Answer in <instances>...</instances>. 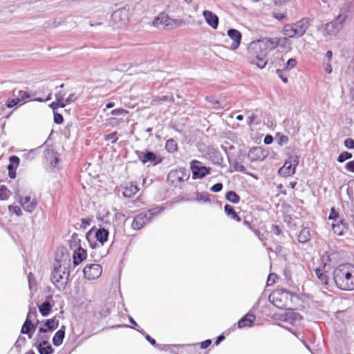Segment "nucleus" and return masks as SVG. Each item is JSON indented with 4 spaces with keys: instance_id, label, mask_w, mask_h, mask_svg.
Masks as SVG:
<instances>
[{
    "instance_id": "1",
    "label": "nucleus",
    "mask_w": 354,
    "mask_h": 354,
    "mask_svg": "<svg viewBox=\"0 0 354 354\" xmlns=\"http://www.w3.org/2000/svg\"><path fill=\"white\" fill-rule=\"evenodd\" d=\"M333 281L341 290H354V266L344 263L337 266L333 270Z\"/></svg>"
},
{
    "instance_id": "2",
    "label": "nucleus",
    "mask_w": 354,
    "mask_h": 354,
    "mask_svg": "<svg viewBox=\"0 0 354 354\" xmlns=\"http://www.w3.org/2000/svg\"><path fill=\"white\" fill-rule=\"evenodd\" d=\"M69 266L70 260L63 264L57 261L51 273V281L59 290H64L68 283L70 274Z\"/></svg>"
},
{
    "instance_id": "3",
    "label": "nucleus",
    "mask_w": 354,
    "mask_h": 354,
    "mask_svg": "<svg viewBox=\"0 0 354 354\" xmlns=\"http://www.w3.org/2000/svg\"><path fill=\"white\" fill-rule=\"evenodd\" d=\"M294 295L286 289H277L269 296L270 301L280 309L293 310L292 297Z\"/></svg>"
},
{
    "instance_id": "4",
    "label": "nucleus",
    "mask_w": 354,
    "mask_h": 354,
    "mask_svg": "<svg viewBox=\"0 0 354 354\" xmlns=\"http://www.w3.org/2000/svg\"><path fill=\"white\" fill-rule=\"evenodd\" d=\"M278 46V39H266L262 41H257L252 42L250 46V50H254L255 55L254 58H268V54L270 50L276 48Z\"/></svg>"
},
{
    "instance_id": "5",
    "label": "nucleus",
    "mask_w": 354,
    "mask_h": 354,
    "mask_svg": "<svg viewBox=\"0 0 354 354\" xmlns=\"http://www.w3.org/2000/svg\"><path fill=\"white\" fill-rule=\"evenodd\" d=\"M310 26V19L304 17L293 24H286L283 27V34L289 38L302 37Z\"/></svg>"
},
{
    "instance_id": "6",
    "label": "nucleus",
    "mask_w": 354,
    "mask_h": 354,
    "mask_svg": "<svg viewBox=\"0 0 354 354\" xmlns=\"http://www.w3.org/2000/svg\"><path fill=\"white\" fill-rule=\"evenodd\" d=\"M347 17L348 14L341 10L339 14L334 20L326 23L323 26L322 29L319 28L322 32L323 36L328 38L335 36L344 27V22L346 21Z\"/></svg>"
},
{
    "instance_id": "7",
    "label": "nucleus",
    "mask_w": 354,
    "mask_h": 354,
    "mask_svg": "<svg viewBox=\"0 0 354 354\" xmlns=\"http://www.w3.org/2000/svg\"><path fill=\"white\" fill-rule=\"evenodd\" d=\"M17 200L19 201L22 208L28 213H32L37 207L38 202L35 194L32 192H28L24 194H21L17 190L15 193Z\"/></svg>"
},
{
    "instance_id": "8",
    "label": "nucleus",
    "mask_w": 354,
    "mask_h": 354,
    "mask_svg": "<svg viewBox=\"0 0 354 354\" xmlns=\"http://www.w3.org/2000/svg\"><path fill=\"white\" fill-rule=\"evenodd\" d=\"M189 178V174L187 173L186 169L179 168L178 169L171 171L167 176V180L174 186H177L178 183H182L187 180Z\"/></svg>"
},
{
    "instance_id": "9",
    "label": "nucleus",
    "mask_w": 354,
    "mask_h": 354,
    "mask_svg": "<svg viewBox=\"0 0 354 354\" xmlns=\"http://www.w3.org/2000/svg\"><path fill=\"white\" fill-rule=\"evenodd\" d=\"M192 171L193 179H201L210 173L211 168L202 165V163L196 160L191 162L190 165Z\"/></svg>"
},
{
    "instance_id": "10",
    "label": "nucleus",
    "mask_w": 354,
    "mask_h": 354,
    "mask_svg": "<svg viewBox=\"0 0 354 354\" xmlns=\"http://www.w3.org/2000/svg\"><path fill=\"white\" fill-rule=\"evenodd\" d=\"M84 275L88 280L99 278L102 272V268L99 264L86 265L83 270Z\"/></svg>"
},
{
    "instance_id": "11",
    "label": "nucleus",
    "mask_w": 354,
    "mask_h": 354,
    "mask_svg": "<svg viewBox=\"0 0 354 354\" xmlns=\"http://www.w3.org/2000/svg\"><path fill=\"white\" fill-rule=\"evenodd\" d=\"M136 153L139 160L143 164L150 162L153 165H157L158 164L162 162V159L160 158H158L157 155L152 151H147L146 152H144L140 151H136Z\"/></svg>"
},
{
    "instance_id": "12",
    "label": "nucleus",
    "mask_w": 354,
    "mask_h": 354,
    "mask_svg": "<svg viewBox=\"0 0 354 354\" xmlns=\"http://www.w3.org/2000/svg\"><path fill=\"white\" fill-rule=\"evenodd\" d=\"M268 156V152L261 147L250 149L248 157L251 162L262 161Z\"/></svg>"
},
{
    "instance_id": "13",
    "label": "nucleus",
    "mask_w": 354,
    "mask_h": 354,
    "mask_svg": "<svg viewBox=\"0 0 354 354\" xmlns=\"http://www.w3.org/2000/svg\"><path fill=\"white\" fill-rule=\"evenodd\" d=\"M175 23V20L169 18V16L165 13L160 14L153 21V26L159 28L165 26H172Z\"/></svg>"
},
{
    "instance_id": "14",
    "label": "nucleus",
    "mask_w": 354,
    "mask_h": 354,
    "mask_svg": "<svg viewBox=\"0 0 354 354\" xmlns=\"http://www.w3.org/2000/svg\"><path fill=\"white\" fill-rule=\"evenodd\" d=\"M44 156L47 162L50 164V168L53 170L57 167L59 162V155L53 149H46L44 151Z\"/></svg>"
},
{
    "instance_id": "15",
    "label": "nucleus",
    "mask_w": 354,
    "mask_h": 354,
    "mask_svg": "<svg viewBox=\"0 0 354 354\" xmlns=\"http://www.w3.org/2000/svg\"><path fill=\"white\" fill-rule=\"evenodd\" d=\"M151 221L148 218L147 215L145 212H142L138 214L133 219L131 223V227L133 230H140L145 225Z\"/></svg>"
},
{
    "instance_id": "16",
    "label": "nucleus",
    "mask_w": 354,
    "mask_h": 354,
    "mask_svg": "<svg viewBox=\"0 0 354 354\" xmlns=\"http://www.w3.org/2000/svg\"><path fill=\"white\" fill-rule=\"evenodd\" d=\"M288 310V312L282 315L283 320L292 326L299 324L302 319L299 313L294 312L292 310Z\"/></svg>"
},
{
    "instance_id": "17",
    "label": "nucleus",
    "mask_w": 354,
    "mask_h": 354,
    "mask_svg": "<svg viewBox=\"0 0 354 354\" xmlns=\"http://www.w3.org/2000/svg\"><path fill=\"white\" fill-rule=\"evenodd\" d=\"M227 35L230 39L233 40V42L230 46L231 49H237L241 44V40L242 37L241 33L236 29L230 28L227 31Z\"/></svg>"
},
{
    "instance_id": "18",
    "label": "nucleus",
    "mask_w": 354,
    "mask_h": 354,
    "mask_svg": "<svg viewBox=\"0 0 354 354\" xmlns=\"http://www.w3.org/2000/svg\"><path fill=\"white\" fill-rule=\"evenodd\" d=\"M203 15L206 23L213 29H216L218 26V17L216 14L209 10H204Z\"/></svg>"
},
{
    "instance_id": "19",
    "label": "nucleus",
    "mask_w": 354,
    "mask_h": 354,
    "mask_svg": "<svg viewBox=\"0 0 354 354\" xmlns=\"http://www.w3.org/2000/svg\"><path fill=\"white\" fill-rule=\"evenodd\" d=\"M111 18L115 24H125L128 19V14L126 10L119 9L113 12Z\"/></svg>"
},
{
    "instance_id": "20",
    "label": "nucleus",
    "mask_w": 354,
    "mask_h": 354,
    "mask_svg": "<svg viewBox=\"0 0 354 354\" xmlns=\"http://www.w3.org/2000/svg\"><path fill=\"white\" fill-rule=\"evenodd\" d=\"M50 301H53V297L49 295L46 297V301L38 306L39 313L44 317L48 316L52 310L53 304L50 303Z\"/></svg>"
},
{
    "instance_id": "21",
    "label": "nucleus",
    "mask_w": 354,
    "mask_h": 354,
    "mask_svg": "<svg viewBox=\"0 0 354 354\" xmlns=\"http://www.w3.org/2000/svg\"><path fill=\"white\" fill-rule=\"evenodd\" d=\"M86 257L87 253L86 250L82 248V246H79L76 250H75L73 254L74 266H78L86 259Z\"/></svg>"
},
{
    "instance_id": "22",
    "label": "nucleus",
    "mask_w": 354,
    "mask_h": 354,
    "mask_svg": "<svg viewBox=\"0 0 354 354\" xmlns=\"http://www.w3.org/2000/svg\"><path fill=\"white\" fill-rule=\"evenodd\" d=\"M35 344L39 354H52L54 351L47 339H43L39 343L36 342Z\"/></svg>"
},
{
    "instance_id": "23",
    "label": "nucleus",
    "mask_w": 354,
    "mask_h": 354,
    "mask_svg": "<svg viewBox=\"0 0 354 354\" xmlns=\"http://www.w3.org/2000/svg\"><path fill=\"white\" fill-rule=\"evenodd\" d=\"M254 319V315L248 313L238 322V327L240 328L244 327H251L253 325Z\"/></svg>"
},
{
    "instance_id": "24",
    "label": "nucleus",
    "mask_w": 354,
    "mask_h": 354,
    "mask_svg": "<svg viewBox=\"0 0 354 354\" xmlns=\"http://www.w3.org/2000/svg\"><path fill=\"white\" fill-rule=\"evenodd\" d=\"M65 330L66 326H62L61 328L55 333L52 340L54 346H59L62 344L65 337Z\"/></svg>"
},
{
    "instance_id": "25",
    "label": "nucleus",
    "mask_w": 354,
    "mask_h": 354,
    "mask_svg": "<svg viewBox=\"0 0 354 354\" xmlns=\"http://www.w3.org/2000/svg\"><path fill=\"white\" fill-rule=\"evenodd\" d=\"M138 190L139 189L136 185L129 183L123 187L122 194L125 198H131L138 192Z\"/></svg>"
},
{
    "instance_id": "26",
    "label": "nucleus",
    "mask_w": 354,
    "mask_h": 354,
    "mask_svg": "<svg viewBox=\"0 0 354 354\" xmlns=\"http://www.w3.org/2000/svg\"><path fill=\"white\" fill-rule=\"evenodd\" d=\"M335 223H332V229L334 233L339 236L344 234V230L346 229V224L343 219H339Z\"/></svg>"
},
{
    "instance_id": "27",
    "label": "nucleus",
    "mask_w": 354,
    "mask_h": 354,
    "mask_svg": "<svg viewBox=\"0 0 354 354\" xmlns=\"http://www.w3.org/2000/svg\"><path fill=\"white\" fill-rule=\"evenodd\" d=\"M295 173V168L291 165V163L286 161L283 166L279 169V174L281 176H289Z\"/></svg>"
},
{
    "instance_id": "28",
    "label": "nucleus",
    "mask_w": 354,
    "mask_h": 354,
    "mask_svg": "<svg viewBox=\"0 0 354 354\" xmlns=\"http://www.w3.org/2000/svg\"><path fill=\"white\" fill-rule=\"evenodd\" d=\"M109 232L105 228L98 229L95 234L96 239L103 245L108 239Z\"/></svg>"
},
{
    "instance_id": "29",
    "label": "nucleus",
    "mask_w": 354,
    "mask_h": 354,
    "mask_svg": "<svg viewBox=\"0 0 354 354\" xmlns=\"http://www.w3.org/2000/svg\"><path fill=\"white\" fill-rule=\"evenodd\" d=\"M224 210L227 216L231 219L235 220L238 222L241 221V218L238 216L232 206L226 204L224 207Z\"/></svg>"
},
{
    "instance_id": "30",
    "label": "nucleus",
    "mask_w": 354,
    "mask_h": 354,
    "mask_svg": "<svg viewBox=\"0 0 354 354\" xmlns=\"http://www.w3.org/2000/svg\"><path fill=\"white\" fill-rule=\"evenodd\" d=\"M310 239V230L307 227L303 228L298 235V241L300 243H304Z\"/></svg>"
},
{
    "instance_id": "31",
    "label": "nucleus",
    "mask_w": 354,
    "mask_h": 354,
    "mask_svg": "<svg viewBox=\"0 0 354 354\" xmlns=\"http://www.w3.org/2000/svg\"><path fill=\"white\" fill-rule=\"evenodd\" d=\"M35 326L32 324V320H25L21 329V333L25 334V333H29L30 331H35Z\"/></svg>"
},
{
    "instance_id": "32",
    "label": "nucleus",
    "mask_w": 354,
    "mask_h": 354,
    "mask_svg": "<svg viewBox=\"0 0 354 354\" xmlns=\"http://www.w3.org/2000/svg\"><path fill=\"white\" fill-rule=\"evenodd\" d=\"M137 330L138 332H140L141 334H142L143 335H145V339L153 346H156V348H159V349H162L164 350L165 349V347H166L167 346L166 345H164L163 347H162V345H159V344H156V340L152 338L149 335L147 334L145 330L142 328H138Z\"/></svg>"
},
{
    "instance_id": "33",
    "label": "nucleus",
    "mask_w": 354,
    "mask_h": 354,
    "mask_svg": "<svg viewBox=\"0 0 354 354\" xmlns=\"http://www.w3.org/2000/svg\"><path fill=\"white\" fill-rule=\"evenodd\" d=\"M44 325L49 330V331H53L58 327L59 321L55 317H53L46 320Z\"/></svg>"
},
{
    "instance_id": "34",
    "label": "nucleus",
    "mask_w": 354,
    "mask_h": 354,
    "mask_svg": "<svg viewBox=\"0 0 354 354\" xmlns=\"http://www.w3.org/2000/svg\"><path fill=\"white\" fill-rule=\"evenodd\" d=\"M315 274L319 281L324 285L327 286L328 284L329 278L328 275L324 272V270L321 268H317L315 270Z\"/></svg>"
},
{
    "instance_id": "35",
    "label": "nucleus",
    "mask_w": 354,
    "mask_h": 354,
    "mask_svg": "<svg viewBox=\"0 0 354 354\" xmlns=\"http://www.w3.org/2000/svg\"><path fill=\"white\" fill-rule=\"evenodd\" d=\"M225 198L230 203L237 204L240 201V196L234 191H229L225 194Z\"/></svg>"
},
{
    "instance_id": "36",
    "label": "nucleus",
    "mask_w": 354,
    "mask_h": 354,
    "mask_svg": "<svg viewBox=\"0 0 354 354\" xmlns=\"http://www.w3.org/2000/svg\"><path fill=\"white\" fill-rule=\"evenodd\" d=\"M206 100L214 106L215 109H223L225 107L224 102H221L216 100L213 96H209L206 97Z\"/></svg>"
},
{
    "instance_id": "37",
    "label": "nucleus",
    "mask_w": 354,
    "mask_h": 354,
    "mask_svg": "<svg viewBox=\"0 0 354 354\" xmlns=\"http://www.w3.org/2000/svg\"><path fill=\"white\" fill-rule=\"evenodd\" d=\"M268 58H259V59H257V58H254V57L250 58L251 64L257 65V67H259L261 69L265 68V66H266V64L268 63Z\"/></svg>"
},
{
    "instance_id": "38",
    "label": "nucleus",
    "mask_w": 354,
    "mask_h": 354,
    "mask_svg": "<svg viewBox=\"0 0 354 354\" xmlns=\"http://www.w3.org/2000/svg\"><path fill=\"white\" fill-rule=\"evenodd\" d=\"M165 149L169 153H174L178 149L176 141L172 138L168 140L165 145Z\"/></svg>"
},
{
    "instance_id": "39",
    "label": "nucleus",
    "mask_w": 354,
    "mask_h": 354,
    "mask_svg": "<svg viewBox=\"0 0 354 354\" xmlns=\"http://www.w3.org/2000/svg\"><path fill=\"white\" fill-rule=\"evenodd\" d=\"M80 242L81 240L78 238V234L77 233H73L69 240V246L71 248H73V247L78 248L79 246H81Z\"/></svg>"
},
{
    "instance_id": "40",
    "label": "nucleus",
    "mask_w": 354,
    "mask_h": 354,
    "mask_svg": "<svg viewBox=\"0 0 354 354\" xmlns=\"http://www.w3.org/2000/svg\"><path fill=\"white\" fill-rule=\"evenodd\" d=\"M10 196V192L4 185L0 186V199L7 200Z\"/></svg>"
},
{
    "instance_id": "41",
    "label": "nucleus",
    "mask_w": 354,
    "mask_h": 354,
    "mask_svg": "<svg viewBox=\"0 0 354 354\" xmlns=\"http://www.w3.org/2000/svg\"><path fill=\"white\" fill-rule=\"evenodd\" d=\"M162 210V208L158 207H155V208H152L151 209H149L148 211L145 212V213H146V214L147 215V216L149 218V220L151 221L153 217L154 216L158 214Z\"/></svg>"
},
{
    "instance_id": "42",
    "label": "nucleus",
    "mask_w": 354,
    "mask_h": 354,
    "mask_svg": "<svg viewBox=\"0 0 354 354\" xmlns=\"http://www.w3.org/2000/svg\"><path fill=\"white\" fill-rule=\"evenodd\" d=\"M352 153L348 151H344L341 153L337 157V161L339 162H343L352 158Z\"/></svg>"
},
{
    "instance_id": "43",
    "label": "nucleus",
    "mask_w": 354,
    "mask_h": 354,
    "mask_svg": "<svg viewBox=\"0 0 354 354\" xmlns=\"http://www.w3.org/2000/svg\"><path fill=\"white\" fill-rule=\"evenodd\" d=\"M26 339L24 337L19 336L15 343V347L20 351L21 348L25 345Z\"/></svg>"
},
{
    "instance_id": "44",
    "label": "nucleus",
    "mask_w": 354,
    "mask_h": 354,
    "mask_svg": "<svg viewBox=\"0 0 354 354\" xmlns=\"http://www.w3.org/2000/svg\"><path fill=\"white\" fill-rule=\"evenodd\" d=\"M8 210L10 212L16 214L18 216H20L22 215V211L21 208L19 206L17 205H9L8 206Z\"/></svg>"
},
{
    "instance_id": "45",
    "label": "nucleus",
    "mask_w": 354,
    "mask_h": 354,
    "mask_svg": "<svg viewBox=\"0 0 354 354\" xmlns=\"http://www.w3.org/2000/svg\"><path fill=\"white\" fill-rule=\"evenodd\" d=\"M20 102V98L19 97L15 96V97L12 99H8L6 101V106L8 108H12L16 105H17Z\"/></svg>"
},
{
    "instance_id": "46",
    "label": "nucleus",
    "mask_w": 354,
    "mask_h": 354,
    "mask_svg": "<svg viewBox=\"0 0 354 354\" xmlns=\"http://www.w3.org/2000/svg\"><path fill=\"white\" fill-rule=\"evenodd\" d=\"M117 132H113L111 133L107 134L104 137V140L107 141H111L112 143H115L118 140Z\"/></svg>"
},
{
    "instance_id": "47",
    "label": "nucleus",
    "mask_w": 354,
    "mask_h": 354,
    "mask_svg": "<svg viewBox=\"0 0 354 354\" xmlns=\"http://www.w3.org/2000/svg\"><path fill=\"white\" fill-rule=\"evenodd\" d=\"M37 317V310L35 307H29V311L28 313L26 320H32V318Z\"/></svg>"
},
{
    "instance_id": "48",
    "label": "nucleus",
    "mask_w": 354,
    "mask_h": 354,
    "mask_svg": "<svg viewBox=\"0 0 354 354\" xmlns=\"http://www.w3.org/2000/svg\"><path fill=\"white\" fill-rule=\"evenodd\" d=\"M233 169L236 171L245 173L246 169L244 165L239 163L238 161H235L233 164Z\"/></svg>"
},
{
    "instance_id": "49",
    "label": "nucleus",
    "mask_w": 354,
    "mask_h": 354,
    "mask_svg": "<svg viewBox=\"0 0 354 354\" xmlns=\"http://www.w3.org/2000/svg\"><path fill=\"white\" fill-rule=\"evenodd\" d=\"M296 64H297V61L295 59H293V58L289 59L286 62V65L284 69L287 70V71L291 70L296 66Z\"/></svg>"
},
{
    "instance_id": "50",
    "label": "nucleus",
    "mask_w": 354,
    "mask_h": 354,
    "mask_svg": "<svg viewBox=\"0 0 354 354\" xmlns=\"http://www.w3.org/2000/svg\"><path fill=\"white\" fill-rule=\"evenodd\" d=\"M14 96L19 97L20 98V102H21V101H24V100L30 97V95L26 91H18V94L16 95L14 93Z\"/></svg>"
},
{
    "instance_id": "51",
    "label": "nucleus",
    "mask_w": 354,
    "mask_h": 354,
    "mask_svg": "<svg viewBox=\"0 0 354 354\" xmlns=\"http://www.w3.org/2000/svg\"><path fill=\"white\" fill-rule=\"evenodd\" d=\"M10 164L15 167H17L19 165L20 159L17 156H11L9 158Z\"/></svg>"
},
{
    "instance_id": "52",
    "label": "nucleus",
    "mask_w": 354,
    "mask_h": 354,
    "mask_svg": "<svg viewBox=\"0 0 354 354\" xmlns=\"http://www.w3.org/2000/svg\"><path fill=\"white\" fill-rule=\"evenodd\" d=\"M328 219L330 220H334L335 221H337L339 220V214L337 212L334 207H332Z\"/></svg>"
},
{
    "instance_id": "53",
    "label": "nucleus",
    "mask_w": 354,
    "mask_h": 354,
    "mask_svg": "<svg viewBox=\"0 0 354 354\" xmlns=\"http://www.w3.org/2000/svg\"><path fill=\"white\" fill-rule=\"evenodd\" d=\"M196 200L198 201H203V202L209 201V198L207 194H203V193H197Z\"/></svg>"
},
{
    "instance_id": "54",
    "label": "nucleus",
    "mask_w": 354,
    "mask_h": 354,
    "mask_svg": "<svg viewBox=\"0 0 354 354\" xmlns=\"http://www.w3.org/2000/svg\"><path fill=\"white\" fill-rule=\"evenodd\" d=\"M344 146L349 149H354V140L352 138H346L344 140Z\"/></svg>"
},
{
    "instance_id": "55",
    "label": "nucleus",
    "mask_w": 354,
    "mask_h": 354,
    "mask_svg": "<svg viewBox=\"0 0 354 354\" xmlns=\"http://www.w3.org/2000/svg\"><path fill=\"white\" fill-rule=\"evenodd\" d=\"M223 184L221 183H216L214 184L211 188H210V190L212 192H219L222 190L223 189Z\"/></svg>"
},
{
    "instance_id": "56",
    "label": "nucleus",
    "mask_w": 354,
    "mask_h": 354,
    "mask_svg": "<svg viewBox=\"0 0 354 354\" xmlns=\"http://www.w3.org/2000/svg\"><path fill=\"white\" fill-rule=\"evenodd\" d=\"M127 113V111L123 109H115L111 111V114L112 115H120Z\"/></svg>"
},
{
    "instance_id": "57",
    "label": "nucleus",
    "mask_w": 354,
    "mask_h": 354,
    "mask_svg": "<svg viewBox=\"0 0 354 354\" xmlns=\"http://www.w3.org/2000/svg\"><path fill=\"white\" fill-rule=\"evenodd\" d=\"M64 121V118H63V116L58 113H55L54 112V122L56 124H62Z\"/></svg>"
},
{
    "instance_id": "58",
    "label": "nucleus",
    "mask_w": 354,
    "mask_h": 354,
    "mask_svg": "<svg viewBox=\"0 0 354 354\" xmlns=\"http://www.w3.org/2000/svg\"><path fill=\"white\" fill-rule=\"evenodd\" d=\"M288 162L291 163V165L296 169V167L299 164V158L297 156H290V160Z\"/></svg>"
},
{
    "instance_id": "59",
    "label": "nucleus",
    "mask_w": 354,
    "mask_h": 354,
    "mask_svg": "<svg viewBox=\"0 0 354 354\" xmlns=\"http://www.w3.org/2000/svg\"><path fill=\"white\" fill-rule=\"evenodd\" d=\"M77 99L76 95L75 93H71L66 99L65 102L68 104L75 102Z\"/></svg>"
},
{
    "instance_id": "60",
    "label": "nucleus",
    "mask_w": 354,
    "mask_h": 354,
    "mask_svg": "<svg viewBox=\"0 0 354 354\" xmlns=\"http://www.w3.org/2000/svg\"><path fill=\"white\" fill-rule=\"evenodd\" d=\"M276 73L279 76V77L284 82H288V77L283 74V70L281 69H277Z\"/></svg>"
},
{
    "instance_id": "61",
    "label": "nucleus",
    "mask_w": 354,
    "mask_h": 354,
    "mask_svg": "<svg viewBox=\"0 0 354 354\" xmlns=\"http://www.w3.org/2000/svg\"><path fill=\"white\" fill-rule=\"evenodd\" d=\"M345 168L347 171L354 173V160L348 162L345 165Z\"/></svg>"
},
{
    "instance_id": "62",
    "label": "nucleus",
    "mask_w": 354,
    "mask_h": 354,
    "mask_svg": "<svg viewBox=\"0 0 354 354\" xmlns=\"http://www.w3.org/2000/svg\"><path fill=\"white\" fill-rule=\"evenodd\" d=\"M276 278L277 275L275 274H270L267 279V285L270 286L273 284L275 282Z\"/></svg>"
},
{
    "instance_id": "63",
    "label": "nucleus",
    "mask_w": 354,
    "mask_h": 354,
    "mask_svg": "<svg viewBox=\"0 0 354 354\" xmlns=\"http://www.w3.org/2000/svg\"><path fill=\"white\" fill-rule=\"evenodd\" d=\"M213 153L215 158L214 162L218 165L221 164L223 161V158L221 157L220 154L216 151H214Z\"/></svg>"
},
{
    "instance_id": "64",
    "label": "nucleus",
    "mask_w": 354,
    "mask_h": 354,
    "mask_svg": "<svg viewBox=\"0 0 354 354\" xmlns=\"http://www.w3.org/2000/svg\"><path fill=\"white\" fill-rule=\"evenodd\" d=\"M211 344H212L211 339H206L201 343V348L202 349H205L207 347H209Z\"/></svg>"
}]
</instances>
